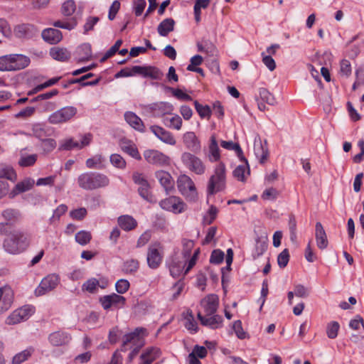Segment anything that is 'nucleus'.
Segmentation results:
<instances>
[{
    "label": "nucleus",
    "mask_w": 364,
    "mask_h": 364,
    "mask_svg": "<svg viewBox=\"0 0 364 364\" xmlns=\"http://www.w3.org/2000/svg\"><path fill=\"white\" fill-rule=\"evenodd\" d=\"M138 191H139V195L144 200H146L150 203H154L156 201L154 198L153 197V196L149 193L148 183L141 186L139 188Z\"/></svg>",
    "instance_id": "nucleus-56"
},
{
    "label": "nucleus",
    "mask_w": 364,
    "mask_h": 364,
    "mask_svg": "<svg viewBox=\"0 0 364 364\" xmlns=\"http://www.w3.org/2000/svg\"><path fill=\"white\" fill-rule=\"evenodd\" d=\"M218 304L219 299L215 294H209L200 301V306L206 316H210L215 314L218 308Z\"/></svg>",
    "instance_id": "nucleus-14"
},
{
    "label": "nucleus",
    "mask_w": 364,
    "mask_h": 364,
    "mask_svg": "<svg viewBox=\"0 0 364 364\" xmlns=\"http://www.w3.org/2000/svg\"><path fill=\"white\" fill-rule=\"evenodd\" d=\"M110 162L118 168H124L126 166L125 160L117 154H113L110 156Z\"/></svg>",
    "instance_id": "nucleus-59"
},
{
    "label": "nucleus",
    "mask_w": 364,
    "mask_h": 364,
    "mask_svg": "<svg viewBox=\"0 0 364 364\" xmlns=\"http://www.w3.org/2000/svg\"><path fill=\"white\" fill-rule=\"evenodd\" d=\"M39 31L38 28L30 23H21L14 28V33L19 38H32L36 36Z\"/></svg>",
    "instance_id": "nucleus-12"
},
{
    "label": "nucleus",
    "mask_w": 364,
    "mask_h": 364,
    "mask_svg": "<svg viewBox=\"0 0 364 364\" xmlns=\"http://www.w3.org/2000/svg\"><path fill=\"white\" fill-rule=\"evenodd\" d=\"M177 186L179 192L186 197L188 200L195 201L198 197V193L193 180L187 175H181L177 180Z\"/></svg>",
    "instance_id": "nucleus-4"
},
{
    "label": "nucleus",
    "mask_w": 364,
    "mask_h": 364,
    "mask_svg": "<svg viewBox=\"0 0 364 364\" xmlns=\"http://www.w3.org/2000/svg\"><path fill=\"white\" fill-rule=\"evenodd\" d=\"M73 149H80V143L74 141L73 139H65L60 146V149L62 150H70Z\"/></svg>",
    "instance_id": "nucleus-62"
},
{
    "label": "nucleus",
    "mask_w": 364,
    "mask_h": 364,
    "mask_svg": "<svg viewBox=\"0 0 364 364\" xmlns=\"http://www.w3.org/2000/svg\"><path fill=\"white\" fill-rule=\"evenodd\" d=\"M12 71L20 70L26 68L30 64V58L27 56L18 54H11Z\"/></svg>",
    "instance_id": "nucleus-28"
},
{
    "label": "nucleus",
    "mask_w": 364,
    "mask_h": 364,
    "mask_svg": "<svg viewBox=\"0 0 364 364\" xmlns=\"http://www.w3.org/2000/svg\"><path fill=\"white\" fill-rule=\"evenodd\" d=\"M174 26L175 21L173 18H166L159 23L157 31L160 36H167L170 32L174 30Z\"/></svg>",
    "instance_id": "nucleus-32"
},
{
    "label": "nucleus",
    "mask_w": 364,
    "mask_h": 364,
    "mask_svg": "<svg viewBox=\"0 0 364 364\" xmlns=\"http://www.w3.org/2000/svg\"><path fill=\"white\" fill-rule=\"evenodd\" d=\"M53 26L56 28H60L70 31L75 28V27L77 26V21L74 18L68 21H55L53 23Z\"/></svg>",
    "instance_id": "nucleus-51"
},
{
    "label": "nucleus",
    "mask_w": 364,
    "mask_h": 364,
    "mask_svg": "<svg viewBox=\"0 0 364 364\" xmlns=\"http://www.w3.org/2000/svg\"><path fill=\"white\" fill-rule=\"evenodd\" d=\"M79 62L88 61L92 58V49L89 43H83L77 48V50Z\"/></svg>",
    "instance_id": "nucleus-33"
},
{
    "label": "nucleus",
    "mask_w": 364,
    "mask_h": 364,
    "mask_svg": "<svg viewBox=\"0 0 364 364\" xmlns=\"http://www.w3.org/2000/svg\"><path fill=\"white\" fill-rule=\"evenodd\" d=\"M0 70L12 71L11 54L0 57Z\"/></svg>",
    "instance_id": "nucleus-52"
},
{
    "label": "nucleus",
    "mask_w": 364,
    "mask_h": 364,
    "mask_svg": "<svg viewBox=\"0 0 364 364\" xmlns=\"http://www.w3.org/2000/svg\"><path fill=\"white\" fill-rule=\"evenodd\" d=\"M28 245V235L20 231H14L4 240L3 246L7 252L18 254L25 250Z\"/></svg>",
    "instance_id": "nucleus-2"
},
{
    "label": "nucleus",
    "mask_w": 364,
    "mask_h": 364,
    "mask_svg": "<svg viewBox=\"0 0 364 364\" xmlns=\"http://www.w3.org/2000/svg\"><path fill=\"white\" fill-rule=\"evenodd\" d=\"M60 278L55 274H51L44 277L39 286L35 290V294L40 296L54 289L59 284Z\"/></svg>",
    "instance_id": "nucleus-10"
},
{
    "label": "nucleus",
    "mask_w": 364,
    "mask_h": 364,
    "mask_svg": "<svg viewBox=\"0 0 364 364\" xmlns=\"http://www.w3.org/2000/svg\"><path fill=\"white\" fill-rule=\"evenodd\" d=\"M267 249V243L261 240L260 239H257L256 240V244L254 250L252 251V256L254 259L258 258L261 256Z\"/></svg>",
    "instance_id": "nucleus-38"
},
{
    "label": "nucleus",
    "mask_w": 364,
    "mask_h": 364,
    "mask_svg": "<svg viewBox=\"0 0 364 364\" xmlns=\"http://www.w3.org/2000/svg\"><path fill=\"white\" fill-rule=\"evenodd\" d=\"M315 237L317 247L319 249L324 250L328 247V241L327 235L320 222H317L315 225Z\"/></svg>",
    "instance_id": "nucleus-26"
},
{
    "label": "nucleus",
    "mask_w": 364,
    "mask_h": 364,
    "mask_svg": "<svg viewBox=\"0 0 364 364\" xmlns=\"http://www.w3.org/2000/svg\"><path fill=\"white\" fill-rule=\"evenodd\" d=\"M77 183L82 189L95 190L107 186L109 179L102 173L86 172L78 176Z\"/></svg>",
    "instance_id": "nucleus-1"
},
{
    "label": "nucleus",
    "mask_w": 364,
    "mask_h": 364,
    "mask_svg": "<svg viewBox=\"0 0 364 364\" xmlns=\"http://www.w3.org/2000/svg\"><path fill=\"white\" fill-rule=\"evenodd\" d=\"M37 158V154H31L27 156L21 154L18 161V164L22 167L33 166L36 163Z\"/></svg>",
    "instance_id": "nucleus-47"
},
{
    "label": "nucleus",
    "mask_w": 364,
    "mask_h": 364,
    "mask_svg": "<svg viewBox=\"0 0 364 364\" xmlns=\"http://www.w3.org/2000/svg\"><path fill=\"white\" fill-rule=\"evenodd\" d=\"M35 181L31 178H26L16 183L12 191L9 193L11 198H15L17 195L31 190L34 186Z\"/></svg>",
    "instance_id": "nucleus-21"
},
{
    "label": "nucleus",
    "mask_w": 364,
    "mask_h": 364,
    "mask_svg": "<svg viewBox=\"0 0 364 364\" xmlns=\"http://www.w3.org/2000/svg\"><path fill=\"white\" fill-rule=\"evenodd\" d=\"M181 161L188 170L197 175H203L205 171L203 161L190 152H183L181 154Z\"/></svg>",
    "instance_id": "nucleus-5"
},
{
    "label": "nucleus",
    "mask_w": 364,
    "mask_h": 364,
    "mask_svg": "<svg viewBox=\"0 0 364 364\" xmlns=\"http://www.w3.org/2000/svg\"><path fill=\"white\" fill-rule=\"evenodd\" d=\"M75 10L76 5L74 0H67L62 5L61 12L65 16H70Z\"/></svg>",
    "instance_id": "nucleus-46"
},
{
    "label": "nucleus",
    "mask_w": 364,
    "mask_h": 364,
    "mask_svg": "<svg viewBox=\"0 0 364 364\" xmlns=\"http://www.w3.org/2000/svg\"><path fill=\"white\" fill-rule=\"evenodd\" d=\"M20 215V212L16 209L9 208L2 212V216L8 221H15Z\"/></svg>",
    "instance_id": "nucleus-54"
},
{
    "label": "nucleus",
    "mask_w": 364,
    "mask_h": 364,
    "mask_svg": "<svg viewBox=\"0 0 364 364\" xmlns=\"http://www.w3.org/2000/svg\"><path fill=\"white\" fill-rule=\"evenodd\" d=\"M183 243V250L182 255L183 257V259L186 261L187 258H188L191 255V250L194 247V242L191 240L183 239L182 241Z\"/></svg>",
    "instance_id": "nucleus-53"
},
{
    "label": "nucleus",
    "mask_w": 364,
    "mask_h": 364,
    "mask_svg": "<svg viewBox=\"0 0 364 364\" xmlns=\"http://www.w3.org/2000/svg\"><path fill=\"white\" fill-rule=\"evenodd\" d=\"M255 154L259 162L263 164L266 161L268 156V150L264 147L259 140V141L255 142L254 146Z\"/></svg>",
    "instance_id": "nucleus-34"
},
{
    "label": "nucleus",
    "mask_w": 364,
    "mask_h": 364,
    "mask_svg": "<svg viewBox=\"0 0 364 364\" xmlns=\"http://www.w3.org/2000/svg\"><path fill=\"white\" fill-rule=\"evenodd\" d=\"M220 145L223 148L228 150H235L239 158L243 159L242 151L238 144H235L231 141H221Z\"/></svg>",
    "instance_id": "nucleus-48"
},
{
    "label": "nucleus",
    "mask_w": 364,
    "mask_h": 364,
    "mask_svg": "<svg viewBox=\"0 0 364 364\" xmlns=\"http://www.w3.org/2000/svg\"><path fill=\"white\" fill-rule=\"evenodd\" d=\"M143 155L148 163L154 165L163 166H168L170 163V158L158 150H146Z\"/></svg>",
    "instance_id": "nucleus-11"
},
{
    "label": "nucleus",
    "mask_w": 364,
    "mask_h": 364,
    "mask_svg": "<svg viewBox=\"0 0 364 364\" xmlns=\"http://www.w3.org/2000/svg\"><path fill=\"white\" fill-rule=\"evenodd\" d=\"M117 223L119 226L125 231H130L137 226L136 220L129 215L119 216Z\"/></svg>",
    "instance_id": "nucleus-31"
},
{
    "label": "nucleus",
    "mask_w": 364,
    "mask_h": 364,
    "mask_svg": "<svg viewBox=\"0 0 364 364\" xmlns=\"http://www.w3.org/2000/svg\"><path fill=\"white\" fill-rule=\"evenodd\" d=\"M186 328L193 333L197 332L198 326L197 323L194 319L193 314L191 311H188L186 313V316H185V323Z\"/></svg>",
    "instance_id": "nucleus-39"
},
{
    "label": "nucleus",
    "mask_w": 364,
    "mask_h": 364,
    "mask_svg": "<svg viewBox=\"0 0 364 364\" xmlns=\"http://www.w3.org/2000/svg\"><path fill=\"white\" fill-rule=\"evenodd\" d=\"M121 149L124 152L127 153L132 157L136 159H141V156L135 146L134 144H132L129 141L122 142L121 144Z\"/></svg>",
    "instance_id": "nucleus-36"
},
{
    "label": "nucleus",
    "mask_w": 364,
    "mask_h": 364,
    "mask_svg": "<svg viewBox=\"0 0 364 364\" xmlns=\"http://www.w3.org/2000/svg\"><path fill=\"white\" fill-rule=\"evenodd\" d=\"M217 213V208L211 205L208 210V215L203 217V223L204 225H210L215 219Z\"/></svg>",
    "instance_id": "nucleus-57"
},
{
    "label": "nucleus",
    "mask_w": 364,
    "mask_h": 364,
    "mask_svg": "<svg viewBox=\"0 0 364 364\" xmlns=\"http://www.w3.org/2000/svg\"><path fill=\"white\" fill-rule=\"evenodd\" d=\"M71 339L70 333L62 331L53 332L48 336L49 343L56 347L68 345Z\"/></svg>",
    "instance_id": "nucleus-17"
},
{
    "label": "nucleus",
    "mask_w": 364,
    "mask_h": 364,
    "mask_svg": "<svg viewBox=\"0 0 364 364\" xmlns=\"http://www.w3.org/2000/svg\"><path fill=\"white\" fill-rule=\"evenodd\" d=\"M185 262V259H181L178 256L171 257L168 265L170 274L173 277L177 278L182 274Z\"/></svg>",
    "instance_id": "nucleus-20"
},
{
    "label": "nucleus",
    "mask_w": 364,
    "mask_h": 364,
    "mask_svg": "<svg viewBox=\"0 0 364 364\" xmlns=\"http://www.w3.org/2000/svg\"><path fill=\"white\" fill-rule=\"evenodd\" d=\"M76 114V107H65L52 113L48 117V122L52 124L65 123L70 120Z\"/></svg>",
    "instance_id": "nucleus-8"
},
{
    "label": "nucleus",
    "mask_w": 364,
    "mask_h": 364,
    "mask_svg": "<svg viewBox=\"0 0 364 364\" xmlns=\"http://www.w3.org/2000/svg\"><path fill=\"white\" fill-rule=\"evenodd\" d=\"M197 316L202 325L208 326L213 329L220 328L222 325L223 318L220 315L214 314L210 316H203L201 312L199 311Z\"/></svg>",
    "instance_id": "nucleus-23"
},
{
    "label": "nucleus",
    "mask_w": 364,
    "mask_h": 364,
    "mask_svg": "<svg viewBox=\"0 0 364 364\" xmlns=\"http://www.w3.org/2000/svg\"><path fill=\"white\" fill-rule=\"evenodd\" d=\"M35 312V308L31 305H25L14 310L6 318L5 323L7 325H15L28 320Z\"/></svg>",
    "instance_id": "nucleus-6"
},
{
    "label": "nucleus",
    "mask_w": 364,
    "mask_h": 364,
    "mask_svg": "<svg viewBox=\"0 0 364 364\" xmlns=\"http://www.w3.org/2000/svg\"><path fill=\"white\" fill-rule=\"evenodd\" d=\"M14 301V291L10 287H0V314L6 311L11 306Z\"/></svg>",
    "instance_id": "nucleus-13"
},
{
    "label": "nucleus",
    "mask_w": 364,
    "mask_h": 364,
    "mask_svg": "<svg viewBox=\"0 0 364 364\" xmlns=\"http://www.w3.org/2000/svg\"><path fill=\"white\" fill-rule=\"evenodd\" d=\"M226 187V170L223 163L216 166L213 174L210 177L207 186L208 195H215L223 191Z\"/></svg>",
    "instance_id": "nucleus-3"
},
{
    "label": "nucleus",
    "mask_w": 364,
    "mask_h": 364,
    "mask_svg": "<svg viewBox=\"0 0 364 364\" xmlns=\"http://www.w3.org/2000/svg\"><path fill=\"white\" fill-rule=\"evenodd\" d=\"M139 267V263L137 259H130L124 263L122 270L126 274H133L136 272Z\"/></svg>",
    "instance_id": "nucleus-42"
},
{
    "label": "nucleus",
    "mask_w": 364,
    "mask_h": 364,
    "mask_svg": "<svg viewBox=\"0 0 364 364\" xmlns=\"http://www.w3.org/2000/svg\"><path fill=\"white\" fill-rule=\"evenodd\" d=\"M159 205L164 210L175 214L181 213L186 209L184 202L178 197L171 196L160 201Z\"/></svg>",
    "instance_id": "nucleus-9"
},
{
    "label": "nucleus",
    "mask_w": 364,
    "mask_h": 364,
    "mask_svg": "<svg viewBox=\"0 0 364 364\" xmlns=\"http://www.w3.org/2000/svg\"><path fill=\"white\" fill-rule=\"evenodd\" d=\"M155 176L167 193L173 189L174 181L168 172L161 170L158 171L156 172Z\"/></svg>",
    "instance_id": "nucleus-25"
},
{
    "label": "nucleus",
    "mask_w": 364,
    "mask_h": 364,
    "mask_svg": "<svg viewBox=\"0 0 364 364\" xmlns=\"http://www.w3.org/2000/svg\"><path fill=\"white\" fill-rule=\"evenodd\" d=\"M242 161V164L238 165L232 172V175L235 178L241 182H245L247 177L250 174V171L248 165L247 160L243 156L240 158Z\"/></svg>",
    "instance_id": "nucleus-22"
},
{
    "label": "nucleus",
    "mask_w": 364,
    "mask_h": 364,
    "mask_svg": "<svg viewBox=\"0 0 364 364\" xmlns=\"http://www.w3.org/2000/svg\"><path fill=\"white\" fill-rule=\"evenodd\" d=\"M134 72L144 77H150L153 80H160L163 77L162 72L155 67L151 66H134Z\"/></svg>",
    "instance_id": "nucleus-18"
},
{
    "label": "nucleus",
    "mask_w": 364,
    "mask_h": 364,
    "mask_svg": "<svg viewBox=\"0 0 364 364\" xmlns=\"http://www.w3.org/2000/svg\"><path fill=\"white\" fill-rule=\"evenodd\" d=\"M150 130L162 142L171 146H175L176 144V139L173 134L163 127L154 125L150 127Z\"/></svg>",
    "instance_id": "nucleus-16"
},
{
    "label": "nucleus",
    "mask_w": 364,
    "mask_h": 364,
    "mask_svg": "<svg viewBox=\"0 0 364 364\" xmlns=\"http://www.w3.org/2000/svg\"><path fill=\"white\" fill-rule=\"evenodd\" d=\"M33 353L32 348H28L15 355L12 359V364H21L28 359Z\"/></svg>",
    "instance_id": "nucleus-37"
},
{
    "label": "nucleus",
    "mask_w": 364,
    "mask_h": 364,
    "mask_svg": "<svg viewBox=\"0 0 364 364\" xmlns=\"http://www.w3.org/2000/svg\"><path fill=\"white\" fill-rule=\"evenodd\" d=\"M182 139L188 149L192 151H197L200 149V141L193 132H187L183 134Z\"/></svg>",
    "instance_id": "nucleus-24"
},
{
    "label": "nucleus",
    "mask_w": 364,
    "mask_h": 364,
    "mask_svg": "<svg viewBox=\"0 0 364 364\" xmlns=\"http://www.w3.org/2000/svg\"><path fill=\"white\" fill-rule=\"evenodd\" d=\"M208 151V158L210 162H215L220 160V149L215 135H212L210 137Z\"/></svg>",
    "instance_id": "nucleus-30"
},
{
    "label": "nucleus",
    "mask_w": 364,
    "mask_h": 364,
    "mask_svg": "<svg viewBox=\"0 0 364 364\" xmlns=\"http://www.w3.org/2000/svg\"><path fill=\"white\" fill-rule=\"evenodd\" d=\"M143 353L147 355L148 358L151 359L153 362L159 358L161 355L160 348L154 346L147 348Z\"/></svg>",
    "instance_id": "nucleus-58"
},
{
    "label": "nucleus",
    "mask_w": 364,
    "mask_h": 364,
    "mask_svg": "<svg viewBox=\"0 0 364 364\" xmlns=\"http://www.w3.org/2000/svg\"><path fill=\"white\" fill-rule=\"evenodd\" d=\"M260 98L269 105H273L275 103V99L272 94H271L266 88H260L259 90Z\"/></svg>",
    "instance_id": "nucleus-55"
},
{
    "label": "nucleus",
    "mask_w": 364,
    "mask_h": 364,
    "mask_svg": "<svg viewBox=\"0 0 364 364\" xmlns=\"http://www.w3.org/2000/svg\"><path fill=\"white\" fill-rule=\"evenodd\" d=\"M351 65L349 60L346 59L342 60L340 65L341 75L348 77L351 74Z\"/></svg>",
    "instance_id": "nucleus-63"
},
{
    "label": "nucleus",
    "mask_w": 364,
    "mask_h": 364,
    "mask_svg": "<svg viewBox=\"0 0 364 364\" xmlns=\"http://www.w3.org/2000/svg\"><path fill=\"white\" fill-rule=\"evenodd\" d=\"M97 287H100L101 288H105V285H100L99 281L95 278H92L88 279L86 282H85L82 285V289L89 291L90 293H94Z\"/></svg>",
    "instance_id": "nucleus-49"
},
{
    "label": "nucleus",
    "mask_w": 364,
    "mask_h": 364,
    "mask_svg": "<svg viewBox=\"0 0 364 364\" xmlns=\"http://www.w3.org/2000/svg\"><path fill=\"white\" fill-rule=\"evenodd\" d=\"M49 53L53 59L62 62L68 61L71 57L70 52L65 48L53 47Z\"/></svg>",
    "instance_id": "nucleus-29"
},
{
    "label": "nucleus",
    "mask_w": 364,
    "mask_h": 364,
    "mask_svg": "<svg viewBox=\"0 0 364 364\" xmlns=\"http://www.w3.org/2000/svg\"><path fill=\"white\" fill-rule=\"evenodd\" d=\"M225 254L220 250H215L213 251L210 262L213 264H220L224 259Z\"/></svg>",
    "instance_id": "nucleus-64"
},
{
    "label": "nucleus",
    "mask_w": 364,
    "mask_h": 364,
    "mask_svg": "<svg viewBox=\"0 0 364 364\" xmlns=\"http://www.w3.org/2000/svg\"><path fill=\"white\" fill-rule=\"evenodd\" d=\"M154 109L161 115L170 114L173 110V106L168 102H161L155 105Z\"/></svg>",
    "instance_id": "nucleus-41"
},
{
    "label": "nucleus",
    "mask_w": 364,
    "mask_h": 364,
    "mask_svg": "<svg viewBox=\"0 0 364 364\" xmlns=\"http://www.w3.org/2000/svg\"><path fill=\"white\" fill-rule=\"evenodd\" d=\"M340 328L339 323L337 321H331L327 324L326 334L331 339H334L338 336V332Z\"/></svg>",
    "instance_id": "nucleus-50"
},
{
    "label": "nucleus",
    "mask_w": 364,
    "mask_h": 364,
    "mask_svg": "<svg viewBox=\"0 0 364 364\" xmlns=\"http://www.w3.org/2000/svg\"><path fill=\"white\" fill-rule=\"evenodd\" d=\"M126 122L134 129L141 132H144V125L142 120L134 112H127L124 114Z\"/></svg>",
    "instance_id": "nucleus-27"
},
{
    "label": "nucleus",
    "mask_w": 364,
    "mask_h": 364,
    "mask_svg": "<svg viewBox=\"0 0 364 364\" xmlns=\"http://www.w3.org/2000/svg\"><path fill=\"white\" fill-rule=\"evenodd\" d=\"M164 123L166 127L171 129L180 130L182 127L183 121L180 116L174 114L171 117H165Z\"/></svg>",
    "instance_id": "nucleus-35"
},
{
    "label": "nucleus",
    "mask_w": 364,
    "mask_h": 364,
    "mask_svg": "<svg viewBox=\"0 0 364 364\" xmlns=\"http://www.w3.org/2000/svg\"><path fill=\"white\" fill-rule=\"evenodd\" d=\"M41 37L43 41L50 45H55L60 42L63 39V34L60 31L48 28L43 30Z\"/></svg>",
    "instance_id": "nucleus-19"
},
{
    "label": "nucleus",
    "mask_w": 364,
    "mask_h": 364,
    "mask_svg": "<svg viewBox=\"0 0 364 364\" xmlns=\"http://www.w3.org/2000/svg\"><path fill=\"white\" fill-rule=\"evenodd\" d=\"M122 44V40H117L115 43L105 53L103 58L101 59V62H104L107 59L114 55L118 50L119 47Z\"/></svg>",
    "instance_id": "nucleus-60"
},
{
    "label": "nucleus",
    "mask_w": 364,
    "mask_h": 364,
    "mask_svg": "<svg viewBox=\"0 0 364 364\" xmlns=\"http://www.w3.org/2000/svg\"><path fill=\"white\" fill-rule=\"evenodd\" d=\"M164 257V248L159 242H154L149 245L147 250V264L151 269L158 268L161 264Z\"/></svg>",
    "instance_id": "nucleus-7"
},
{
    "label": "nucleus",
    "mask_w": 364,
    "mask_h": 364,
    "mask_svg": "<svg viewBox=\"0 0 364 364\" xmlns=\"http://www.w3.org/2000/svg\"><path fill=\"white\" fill-rule=\"evenodd\" d=\"M16 177V173L11 166H2L0 167V178H5L10 181H15Z\"/></svg>",
    "instance_id": "nucleus-40"
},
{
    "label": "nucleus",
    "mask_w": 364,
    "mask_h": 364,
    "mask_svg": "<svg viewBox=\"0 0 364 364\" xmlns=\"http://www.w3.org/2000/svg\"><path fill=\"white\" fill-rule=\"evenodd\" d=\"M100 301L104 309L107 310L112 306L123 307L125 304L126 299L122 296L113 293L101 297Z\"/></svg>",
    "instance_id": "nucleus-15"
},
{
    "label": "nucleus",
    "mask_w": 364,
    "mask_h": 364,
    "mask_svg": "<svg viewBox=\"0 0 364 364\" xmlns=\"http://www.w3.org/2000/svg\"><path fill=\"white\" fill-rule=\"evenodd\" d=\"M146 330L144 328H136L134 331L126 334L123 338V346L132 342L136 338L139 337L141 334H146Z\"/></svg>",
    "instance_id": "nucleus-45"
},
{
    "label": "nucleus",
    "mask_w": 364,
    "mask_h": 364,
    "mask_svg": "<svg viewBox=\"0 0 364 364\" xmlns=\"http://www.w3.org/2000/svg\"><path fill=\"white\" fill-rule=\"evenodd\" d=\"M289 260V254L287 249H284L277 257V263L280 268H284Z\"/></svg>",
    "instance_id": "nucleus-61"
},
{
    "label": "nucleus",
    "mask_w": 364,
    "mask_h": 364,
    "mask_svg": "<svg viewBox=\"0 0 364 364\" xmlns=\"http://www.w3.org/2000/svg\"><path fill=\"white\" fill-rule=\"evenodd\" d=\"M92 239V235L90 232L85 230L79 231L75 235V241L80 245H86Z\"/></svg>",
    "instance_id": "nucleus-44"
},
{
    "label": "nucleus",
    "mask_w": 364,
    "mask_h": 364,
    "mask_svg": "<svg viewBox=\"0 0 364 364\" xmlns=\"http://www.w3.org/2000/svg\"><path fill=\"white\" fill-rule=\"evenodd\" d=\"M195 108L201 118L209 119L211 116V109L208 105H203L198 101H194Z\"/></svg>",
    "instance_id": "nucleus-43"
}]
</instances>
